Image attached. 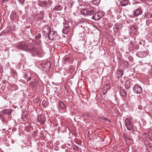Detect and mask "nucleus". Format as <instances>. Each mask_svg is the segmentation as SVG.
<instances>
[{"label":"nucleus","mask_w":152,"mask_h":152,"mask_svg":"<svg viewBox=\"0 0 152 152\" xmlns=\"http://www.w3.org/2000/svg\"><path fill=\"white\" fill-rule=\"evenodd\" d=\"M81 13L83 15H91L94 14V11L93 10L84 9L81 10Z\"/></svg>","instance_id":"obj_5"},{"label":"nucleus","mask_w":152,"mask_h":152,"mask_svg":"<svg viewBox=\"0 0 152 152\" xmlns=\"http://www.w3.org/2000/svg\"><path fill=\"white\" fill-rule=\"evenodd\" d=\"M27 43L23 42L20 43L17 46V48L20 50L26 51Z\"/></svg>","instance_id":"obj_9"},{"label":"nucleus","mask_w":152,"mask_h":152,"mask_svg":"<svg viewBox=\"0 0 152 152\" xmlns=\"http://www.w3.org/2000/svg\"><path fill=\"white\" fill-rule=\"evenodd\" d=\"M99 118H100L102 120H103L104 121H105L107 122H108L109 123L110 122V121L106 118L104 117H103L100 116V117H99Z\"/></svg>","instance_id":"obj_33"},{"label":"nucleus","mask_w":152,"mask_h":152,"mask_svg":"<svg viewBox=\"0 0 152 152\" xmlns=\"http://www.w3.org/2000/svg\"><path fill=\"white\" fill-rule=\"evenodd\" d=\"M70 27L69 26H64L63 28L62 32L63 34H66L69 31Z\"/></svg>","instance_id":"obj_15"},{"label":"nucleus","mask_w":152,"mask_h":152,"mask_svg":"<svg viewBox=\"0 0 152 152\" xmlns=\"http://www.w3.org/2000/svg\"><path fill=\"white\" fill-rule=\"evenodd\" d=\"M58 105L59 107L62 109H64L66 107V105L62 101L59 102Z\"/></svg>","instance_id":"obj_25"},{"label":"nucleus","mask_w":152,"mask_h":152,"mask_svg":"<svg viewBox=\"0 0 152 152\" xmlns=\"http://www.w3.org/2000/svg\"><path fill=\"white\" fill-rule=\"evenodd\" d=\"M150 74L151 75H152V69L150 71Z\"/></svg>","instance_id":"obj_50"},{"label":"nucleus","mask_w":152,"mask_h":152,"mask_svg":"<svg viewBox=\"0 0 152 152\" xmlns=\"http://www.w3.org/2000/svg\"><path fill=\"white\" fill-rule=\"evenodd\" d=\"M50 67V63L49 61L41 63L39 65V67L45 72H47L49 71Z\"/></svg>","instance_id":"obj_3"},{"label":"nucleus","mask_w":152,"mask_h":152,"mask_svg":"<svg viewBox=\"0 0 152 152\" xmlns=\"http://www.w3.org/2000/svg\"><path fill=\"white\" fill-rule=\"evenodd\" d=\"M130 29L131 32L134 34L136 33L137 28L136 26L132 25L130 27Z\"/></svg>","instance_id":"obj_17"},{"label":"nucleus","mask_w":152,"mask_h":152,"mask_svg":"<svg viewBox=\"0 0 152 152\" xmlns=\"http://www.w3.org/2000/svg\"><path fill=\"white\" fill-rule=\"evenodd\" d=\"M25 79H26L27 82L30 81L31 79V77L30 74L28 73L25 74L23 76Z\"/></svg>","instance_id":"obj_20"},{"label":"nucleus","mask_w":152,"mask_h":152,"mask_svg":"<svg viewBox=\"0 0 152 152\" xmlns=\"http://www.w3.org/2000/svg\"><path fill=\"white\" fill-rule=\"evenodd\" d=\"M26 51L34 53L36 55L40 57L42 55V50L40 45H35L32 42L27 43Z\"/></svg>","instance_id":"obj_1"},{"label":"nucleus","mask_w":152,"mask_h":152,"mask_svg":"<svg viewBox=\"0 0 152 152\" xmlns=\"http://www.w3.org/2000/svg\"><path fill=\"white\" fill-rule=\"evenodd\" d=\"M130 16L131 18H132V16Z\"/></svg>","instance_id":"obj_51"},{"label":"nucleus","mask_w":152,"mask_h":152,"mask_svg":"<svg viewBox=\"0 0 152 152\" xmlns=\"http://www.w3.org/2000/svg\"><path fill=\"white\" fill-rule=\"evenodd\" d=\"M3 72V67L1 66H0V74L1 75H2Z\"/></svg>","instance_id":"obj_41"},{"label":"nucleus","mask_w":152,"mask_h":152,"mask_svg":"<svg viewBox=\"0 0 152 152\" xmlns=\"http://www.w3.org/2000/svg\"><path fill=\"white\" fill-rule=\"evenodd\" d=\"M125 125L128 130H134L133 128V124L131 120L127 118L125 120Z\"/></svg>","instance_id":"obj_6"},{"label":"nucleus","mask_w":152,"mask_h":152,"mask_svg":"<svg viewBox=\"0 0 152 152\" xmlns=\"http://www.w3.org/2000/svg\"><path fill=\"white\" fill-rule=\"evenodd\" d=\"M62 9V7L60 5H58L55 7L53 9V11H60Z\"/></svg>","instance_id":"obj_23"},{"label":"nucleus","mask_w":152,"mask_h":152,"mask_svg":"<svg viewBox=\"0 0 152 152\" xmlns=\"http://www.w3.org/2000/svg\"><path fill=\"white\" fill-rule=\"evenodd\" d=\"M74 4V2L72 1H70L67 4V6L69 8H71Z\"/></svg>","instance_id":"obj_29"},{"label":"nucleus","mask_w":152,"mask_h":152,"mask_svg":"<svg viewBox=\"0 0 152 152\" xmlns=\"http://www.w3.org/2000/svg\"><path fill=\"white\" fill-rule=\"evenodd\" d=\"M64 21L65 22H63V23L64 26H69V25L68 24V22H67V21H66V19H64Z\"/></svg>","instance_id":"obj_40"},{"label":"nucleus","mask_w":152,"mask_h":152,"mask_svg":"<svg viewBox=\"0 0 152 152\" xmlns=\"http://www.w3.org/2000/svg\"><path fill=\"white\" fill-rule=\"evenodd\" d=\"M142 13V11L140 8H138L136 10L133 12L134 15L136 16L141 15Z\"/></svg>","instance_id":"obj_13"},{"label":"nucleus","mask_w":152,"mask_h":152,"mask_svg":"<svg viewBox=\"0 0 152 152\" xmlns=\"http://www.w3.org/2000/svg\"><path fill=\"white\" fill-rule=\"evenodd\" d=\"M107 92V89L104 90L103 91L102 94L103 95H104Z\"/></svg>","instance_id":"obj_44"},{"label":"nucleus","mask_w":152,"mask_h":152,"mask_svg":"<svg viewBox=\"0 0 152 152\" xmlns=\"http://www.w3.org/2000/svg\"><path fill=\"white\" fill-rule=\"evenodd\" d=\"M133 89L134 93L137 94H140L142 91V88L137 84L134 85Z\"/></svg>","instance_id":"obj_7"},{"label":"nucleus","mask_w":152,"mask_h":152,"mask_svg":"<svg viewBox=\"0 0 152 152\" xmlns=\"http://www.w3.org/2000/svg\"><path fill=\"white\" fill-rule=\"evenodd\" d=\"M136 56L139 57L143 58L146 56V54L143 51L137 52L136 53Z\"/></svg>","instance_id":"obj_14"},{"label":"nucleus","mask_w":152,"mask_h":152,"mask_svg":"<svg viewBox=\"0 0 152 152\" xmlns=\"http://www.w3.org/2000/svg\"><path fill=\"white\" fill-rule=\"evenodd\" d=\"M148 134L150 139L152 141V130L149 131L148 132Z\"/></svg>","instance_id":"obj_28"},{"label":"nucleus","mask_w":152,"mask_h":152,"mask_svg":"<svg viewBox=\"0 0 152 152\" xmlns=\"http://www.w3.org/2000/svg\"><path fill=\"white\" fill-rule=\"evenodd\" d=\"M37 121L40 124H44L45 121V115H39L37 118Z\"/></svg>","instance_id":"obj_11"},{"label":"nucleus","mask_w":152,"mask_h":152,"mask_svg":"<svg viewBox=\"0 0 152 152\" xmlns=\"http://www.w3.org/2000/svg\"><path fill=\"white\" fill-rule=\"evenodd\" d=\"M57 33L54 31H51L48 34L49 39L50 40H55L57 38Z\"/></svg>","instance_id":"obj_8"},{"label":"nucleus","mask_w":152,"mask_h":152,"mask_svg":"<svg viewBox=\"0 0 152 152\" xmlns=\"http://www.w3.org/2000/svg\"><path fill=\"white\" fill-rule=\"evenodd\" d=\"M44 13L43 12H40V13L38 14L39 18L40 19H43L44 17Z\"/></svg>","instance_id":"obj_31"},{"label":"nucleus","mask_w":152,"mask_h":152,"mask_svg":"<svg viewBox=\"0 0 152 152\" xmlns=\"http://www.w3.org/2000/svg\"><path fill=\"white\" fill-rule=\"evenodd\" d=\"M2 82L3 84H5L7 83V81L5 80H3Z\"/></svg>","instance_id":"obj_47"},{"label":"nucleus","mask_w":152,"mask_h":152,"mask_svg":"<svg viewBox=\"0 0 152 152\" xmlns=\"http://www.w3.org/2000/svg\"><path fill=\"white\" fill-rule=\"evenodd\" d=\"M35 38L37 39H38L41 38V34L40 33H39L37 34L35 37Z\"/></svg>","instance_id":"obj_37"},{"label":"nucleus","mask_w":152,"mask_h":152,"mask_svg":"<svg viewBox=\"0 0 152 152\" xmlns=\"http://www.w3.org/2000/svg\"><path fill=\"white\" fill-rule=\"evenodd\" d=\"M45 2L46 8L50 7L53 3L52 1L51 0H46Z\"/></svg>","instance_id":"obj_16"},{"label":"nucleus","mask_w":152,"mask_h":152,"mask_svg":"<svg viewBox=\"0 0 152 152\" xmlns=\"http://www.w3.org/2000/svg\"><path fill=\"white\" fill-rule=\"evenodd\" d=\"M39 98L36 97L35 99H33V102L35 104H37L38 103L39 101Z\"/></svg>","instance_id":"obj_34"},{"label":"nucleus","mask_w":152,"mask_h":152,"mask_svg":"<svg viewBox=\"0 0 152 152\" xmlns=\"http://www.w3.org/2000/svg\"><path fill=\"white\" fill-rule=\"evenodd\" d=\"M125 86L126 89H129L130 87V81L128 80L126 81L125 83Z\"/></svg>","instance_id":"obj_24"},{"label":"nucleus","mask_w":152,"mask_h":152,"mask_svg":"<svg viewBox=\"0 0 152 152\" xmlns=\"http://www.w3.org/2000/svg\"><path fill=\"white\" fill-rule=\"evenodd\" d=\"M100 1V0H93L92 3L95 5H98Z\"/></svg>","instance_id":"obj_26"},{"label":"nucleus","mask_w":152,"mask_h":152,"mask_svg":"<svg viewBox=\"0 0 152 152\" xmlns=\"http://www.w3.org/2000/svg\"><path fill=\"white\" fill-rule=\"evenodd\" d=\"M28 118V113L27 111L26 110L23 111L21 115V119L24 121H27V120Z\"/></svg>","instance_id":"obj_10"},{"label":"nucleus","mask_w":152,"mask_h":152,"mask_svg":"<svg viewBox=\"0 0 152 152\" xmlns=\"http://www.w3.org/2000/svg\"><path fill=\"white\" fill-rule=\"evenodd\" d=\"M123 64L124 66L126 67H127L129 65V64L126 61H124Z\"/></svg>","instance_id":"obj_39"},{"label":"nucleus","mask_w":152,"mask_h":152,"mask_svg":"<svg viewBox=\"0 0 152 152\" xmlns=\"http://www.w3.org/2000/svg\"><path fill=\"white\" fill-rule=\"evenodd\" d=\"M126 22L128 24H131L133 22V20L132 19L127 18Z\"/></svg>","instance_id":"obj_32"},{"label":"nucleus","mask_w":152,"mask_h":152,"mask_svg":"<svg viewBox=\"0 0 152 152\" xmlns=\"http://www.w3.org/2000/svg\"><path fill=\"white\" fill-rule=\"evenodd\" d=\"M16 130V128H13L12 129V131H15Z\"/></svg>","instance_id":"obj_48"},{"label":"nucleus","mask_w":152,"mask_h":152,"mask_svg":"<svg viewBox=\"0 0 152 152\" xmlns=\"http://www.w3.org/2000/svg\"><path fill=\"white\" fill-rule=\"evenodd\" d=\"M17 15L15 11H12L11 13L10 17L12 20H15L17 18Z\"/></svg>","instance_id":"obj_21"},{"label":"nucleus","mask_w":152,"mask_h":152,"mask_svg":"<svg viewBox=\"0 0 152 152\" xmlns=\"http://www.w3.org/2000/svg\"><path fill=\"white\" fill-rule=\"evenodd\" d=\"M149 17L150 18H152V14H151L150 13L149 14Z\"/></svg>","instance_id":"obj_46"},{"label":"nucleus","mask_w":152,"mask_h":152,"mask_svg":"<svg viewBox=\"0 0 152 152\" xmlns=\"http://www.w3.org/2000/svg\"><path fill=\"white\" fill-rule=\"evenodd\" d=\"M122 26L121 24L119 23L118 25L116 24L114 26V28L117 30H119L121 28Z\"/></svg>","instance_id":"obj_27"},{"label":"nucleus","mask_w":152,"mask_h":152,"mask_svg":"<svg viewBox=\"0 0 152 152\" xmlns=\"http://www.w3.org/2000/svg\"><path fill=\"white\" fill-rule=\"evenodd\" d=\"M69 58H68L65 59V61H69Z\"/></svg>","instance_id":"obj_49"},{"label":"nucleus","mask_w":152,"mask_h":152,"mask_svg":"<svg viewBox=\"0 0 152 152\" xmlns=\"http://www.w3.org/2000/svg\"><path fill=\"white\" fill-rule=\"evenodd\" d=\"M39 4L40 6L42 7H45V9H46L45 1H40L39 2Z\"/></svg>","instance_id":"obj_35"},{"label":"nucleus","mask_w":152,"mask_h":152,"mask_svg":"<svg viewBox=\"0 0 152 152\" xmlns=\"http://www.w3.org/2000/svg\"><path fill=\"white\" fill-rule=\"evenodd\" d=\"M104 13L102 11H98L95 13L92 17V19L95 21L100 19L104 15Z\"/></svg>","instance_id":"obj_4"},{"label":"nucleus","mask_w":152,"mask_h":152,"mask_svg":"<svg viewBox=\"0 0 152 152\" xmlns=\"http://www.w3.org/2000/svg\"><path fill=\"white\" fill-rule=\"evenodd\" d=\"M12 74V75H17V73L16 71L14 69L11 70Z\"/></svg>","instance_id":"obj_38"},{"label":"nucleus","mask_w":152,"mask_h":152,"mask_svg":"<svg viewBox=\"0 0 152 152\" xmlns=\"http://www.w3.org/2000/svg\"><path fill=\"white\" fill-rule=\"evenodd\" d=\"M12 112V110L10 109H6L3 110L1 114L0 113V119L2 122L7 124L11 119L9 116Z\"/></svg>","instance_id":"obj_2"},{"label":"nucleus","mask_w":152,"mask_h":152,"mask_svg":"<svg viewBox=\"0 0 152 152\" xmlns=\"http://www.w3.org/2000/svg\"><path fill=\"white\" fill-rule=\"evenodd\" d=\"M123 72L122 69H119L116 72V76L119 78L122 76L123 75Z\"/></svg>","instance_id":"obj_18"},{"label":"nucleus","mask_w":152,"mask_h":152,"mask_svg":"<svg viewBox=\"0 0 152 152\" xmlns=\"http://www.w3.org/2000/svg\"><path fill=\"white\" fill-rule=\"evenodd\" d=\"M73 148L75 150H77L78 149V147L77 146L74 145V146H73Z\"/></svg>","instance_id":"obj_43"},{"label":"nucleus","mask_w":152,"mask_h":152,"mask_svg":"<svg viewBox=\"0 0 152 152\" xmlns=\"http://www.w3.org/2000/svg\"><path fill=\"white\" fill-rule=\"evenodd\" d=\"M19 3L23 5V3L24 2L25 0H18Z\"/></svg>","instance_id":"obj_42"},{"label":"nucleus","mask_w":152,"mask_h":152,"mask_svg":"<svg viewBox=\"0 0 152 152\" xmlns=\"http://www.w3.org/2000/svg\"><path fill=\"white\" fill-rule=\"evenodd\" d=\"M152 23V20L151 19H147L146 20V25L148 26L151 23Z\"/></svg>","instance_id":"obj_36"},{"label":"nucleus","mask_w":152,"mask_h":152,"mask_svg":"<svg viewBox=\"0 0 152 152\" xmlns=\"http://www.w3.org/2000/svg\"><path fill=\"white\" fill-rule=\"evenodd\" d=\"M129 2L128 0H124L120 2V4L122 6H125L129 4Z\"/></svg>","instance_id":"obj_22"},{"label":"nucleus","mask_w":152,"mask_h":152,"mask_svg":"<svg viewBox=\"0 0 152 152\" xmlns=\"http://www.w3.org/2000/svg\"><path fill=\"white\" fill-rule=\"evenodd\" d=\"M120 94L121 96L125 97L127 94V92L124 89L121 88L119 91Z\"/></svg>","instance_id":"obj_19"},{"label":"nucleus","mask_w":152,"mask_h":152,"mask_svg":"<svg viewBox=\"0 0 152 152\" xmlns=\"http://www.w3.org/2000/svg\"><path fill=\"white\" fill-rule=\"evenodd\" d=\"M42 106L43 107H46L48 104V102L46 100H44L42 103Z\"/></svg>","instance_id":"obj_30"},{"label":"nucleus","mask_w":152,"mask_h":152,"mask_svg":"<svg viewBox=\"0 0 152 152\" xmlns=\"http://www.w3.org/2000/svg\"><path fill=\"white\" fill-rule=\"evenodd\" d=\"M43 31L45 35H48L51 31L50 27L48 26H44L42 28Z\"/></svg>","instance_id":"obj_12"},{"label":"nucleus","mask_w":152,"mask_h":152,"mask_svg":"<svg viewBox=\"0 0 152 152\" xmlns=\"http://www.w3.org/2000/svg\"><path fill=\"white\" fill-rule=\"evenodd\" d=\"M142 106H141V105H139L138 106V109L140 110H141L142 109Z\"/></svg>","instance_id":"obj_45"}]
</instances>
